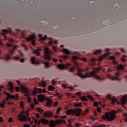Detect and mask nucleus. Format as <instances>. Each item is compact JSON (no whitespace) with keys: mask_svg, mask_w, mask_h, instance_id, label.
<instances>
[{"mask_svg":"<svg viewBox=\"0 0 127 127\" xmlns=\"http://www.w3.org/2000/svg\"><path fill=\"white\" fill-rule=\"evenodd\" d=\"M50 127H55V121L53 120L50 121Z\"/></svg>","mask_w":127,"mask_h":127,"instance_id":"nucleus-27","label":"nucleus"},{"mask_svg":"<svg viewBox=\"0 0 127 127\" xmlns=\"http://www.w3.org/2000/svg\"><path fill=\"white\" fill-rule=\"evenodd\" d=\"M8 90H9L10 93H13V84H12V82H9L7 85Z\"/></svg>","mask_w":127,"mask_h":127,"instance_id":"nucleus-11","label":"nucleus"},{"mask_svg":"<svg viewBox=\"0 0 127 127\" xmlns=\"http://www.w3.org/2000/svg\"><path fill=\"white\" fill-rule=\"evenodd\" d=\"M8 90H9L10 93H13V84H12V82H9L7 85Z\"/></svg>","mask_w":127,"mask_h":127,"instance_id":"nucleus-10","label":"nucleus"},{"mask_svg":"<svg viewBox=\"0 0 127 127\" xmlns=\"http://www.w3.org/2000/svg\"><path fill=\"white\" fill-rule=\"evenodd\" d=\"M82 112V109L76 108L73 110V115L76 117H80L81 112Z\"/></svg>","mask_w":127,"mask_h":127,"instance_id":"nucleus-5","label":"nucleus"},{"mask_svg":"<svg viewBox=\"0 0 127 127\" xmlns=\"http://www.w3.org/2000/svg\"><path fill=\"white\" fill-rule=\"evenodd\" d=\"M74 107H82V103H76L74 104Z\"/></svg>","mask_w":127,"mask_h":127,"instance_id":"nucleus-40","label":"nucleus"},{"mask_svg":"<svg viewBox=\"0 0 127 127\" xmlns=\"http://www.w3.org/2000/svg\"><path fill=\"white\" fill-rule=\"evenodd\" d=\"M38 36H39V37H41L40 39H39V41H42L43 40H46V39H47V38H46V35H45L44 37H42V35L41 34H39L38 35Z\"/></svg>","mask_w":127,"mask_h":127,"instance_id":"nucleus-25","label":"nucleus"},{"mask_svg":"<svg viewBox=\"0 0 127 127\" xmlns=\"http://www.w3.org/2000/svg\"><path fill=\"white\" fill-rule=\"evenodd\" d=\"M21 89L22 90V93H23L24 94H29L28 88L25 87L24 85L21 86Z\"/></svg>","mask_w":127,"mask_h":127,"instance_id":"nucleus-9","label":"nucleus"},{"mask_svg":"<svg viewBox=\"0 0 127 127\" xmlns=\"http://www.w3.org/2000/svg\"><path fill=\"white\" fill-rule=\"evenodd\" d=\"M37 111H38L40 113V114H43V110L40 108H37Z\"/></svg>","mask_w":127,"mask_h":127,"instance_id":"nucleus-42","label":"nucleus"},{"mask_svg":"<svg viewBox=\"0 0 127 127\" xmlns=\"http://www.w3.org/2000/svg\"><path fill=\"white\" fill-rule=\"evenodd\" d=\"M19 56H16L14 57V60H18L19 59Z\"/></svg>","mask_w":127,"mask_h":127,"instance_id":"nucleus-55","label":"nucleus"},{"mask_svg":"<svg viewBox=\"0 0 127 127\" xmlns=\"http://www.w3.org/2000/svg\"><path fill=\"white\" fill-rule=\"evenodd\" d=\"M102 53V50H96L94 52H93V54L95 55H98V54H100V53Z\"/></svg>","mask_w":127,"mask_h":127,"instance_id":"nucleus-30","label":"nucleus"},{"mask_svg":"<svg viewBox=\"0 0 127 127\" xmlns=\"http://www.w3.org/2000/svg\"><path fill=\"white\" fill-rule=\"evenodd\" d=\"M82 61H83L84 62H87V59L86 58H82L80 59Z\"/></svg>","mask_w":127,"mask_h":127,"instance_id":"nucleus-53","label":"nucleus"},{"mask_svg":"<svg viewBox=\"0 0 127 127\" xmlns=\"http://www.w3.org/2000/svg\"><path fill=\"white\" fill-rule=\"evenodd\" d=\"M90 61H91V62L92 63V64H93V63H95L96 60H95V59H91Z\"/></svg>","mask_w":127,"mask_h":127,"instance_id":"nucleus-52","label":"nucleus"},{"mask_svg":"<svg viewBox=\"0 0 127 127\" xmlns=\"http://www.w3.org/2000/svg\"><path fill=\"white\" fill-rule=\"evenodd\" d=\"M117 69L118 71H120V70H124L125 67H124V65H123V64H120L117 67Z\"/></svg>","mask_w":127,"mask_h":127,"instance_id":"nucleus-28","label":"nucleus"},{"mask_svg":"<svg viewBox=\"0 0 127 127\" xmlns=\"http://www.w3.org/2000/svg\"><path fill=\"white\" fill-rule=\"evenodd\" d=\"M63 51L64 53H65V54H67V55H69V54H70L69 51L66 49H63Z\"/></svg>","mask_w":127,"mask_h":127,"instance_id":"nucleus-31","label":"nucleus"},{"mask_svg":"<svg viewBox=\"0 0 127 127\" xmlns=\"http://www.w3.org/2000/svg\"><path fill=\"white\" fill-rule=\"evenodd\" d=\"M74 125H75V127H81V124H79V123H75Z\"/></svg>","mask_w":127,"mask_h":127,"instance_id":"nucleus-45","label":"nucleus"},{"mask_svg":"<svg viewBox=\"0 0 127 127\" xmlns=\"http://www.w3.org/2000/svg\"><path fill=\"white\" fill-rule=\"evenodd\" d=\"M30 121H31V119H30V118H27L26 117V119H25V122H30Z\"/></svg>","mask_w":127,"mask_h":127,"instance_id":"nucleus-49","label":"nucleus"},{"mask_svg":"<svg viewBox=\"0 0 127 127\" xmlns=\"http://www.w3.org/2000/svg\"><path fill=\"white\" fill-rule=\"evenodd\" d=\"M90 77H93V75H92L90 72H86L83 75V76L82 77V79H84L85 78H89Z\"/></svg>","mask_w":127,"mask_h":127,"instance_id":"nucleus-21","label":"nucleus"},{"mask_svg":"<svg viewBox=\"0 0 127 127\" xmlns=\"http://www.w3.org/2000/svg\"><path fill=\"white\" fill-rule=\"evenodd\" d=\"M15 91L16 92H19V87H18V86H16L15 87Z\"/></svg>","mask_w":127,"mask_h":127,"instance_id":"nucleus-57","label":"nucleus"},{"mask_svg":"<svg viewBox=\"0 0 127 127\" xmlns=\"http://www.w3.org/2000/svg\"><path fill=\"white\" fill-rule=\"evenodd\" d=\"M44 64L46 67V68H49V64L47 62H44Z\"/></svg>","mask_w":127,"mask_h":127,"instance_id":"nucleus-41","label":"nucleus"},{"mask_svg":"<svg viewBox=\"0 0 127 127\" xmlns=\"http://www.w3.org/2000/svg\"><path fill=\"white\" fill-rule=\"evenodd\" d=\"M11 58L10 57H9V54L6 55V59H4V60H6V61H8L10 60Z\"/></svg>","mask_w":127,"mask_h":127,"instance_id":"nucleus-36","label":"nucleus"},{"mask_svg":"<svg viewBox=\"0 0 127 127\" xmlns=\"http://www.w3.org/2000/svg\"><path fill=\"white\" fill-rule=\"evenodd\" d=\"M39 86H41V87H44L46 86V82L45 81H41L39 83Z\"/></svg>","mask_w":127,"mask_h":127,"instance_id":"nucleus-29","label":"nucleus"},{"mask_svg":"<svg viewBox=\"0 0 127 127\" xmlns=\"http://www.w3.org/2000/svg\"><path fill=\"white\" fill-rule=\"evenodd\" d=\"M30 107H31L32 110H33V109H34V104L33 103L31 104Z\"/></svg>","mask_w":127,"mask_h":127,"instance_id":"nucleus-60","label":"nucleus"},{"mask_svg":"<svg viewBox=\"0 0 127 127\" xmlns=\"http://www.w3.org/2000/svg\"><path fill=\"white\" fill-rule=\"evenodd\" d=\"M72 60H77L79 59V57H78L77 56H73L72 57Z\"/></svg>","mask_w":127,"mask_h":127,"instance_id":"nucleus-44","label":"nucleus"},{"mask_svg":"<svg viewBox=\"0 0 127 127\" xmlns=\"http://www.w3.org/2000/svg\"><path fill=\"white\" fill-rule=\"evenodd\" d=\"M100 70H101V69L99 67L94 68L93 71L91 72V74L93 76V78H94V79H96V80H98L99 81H102L103 79H102L100 76L95 74L96 73H98Z\"/></svg>","mask_w":127,"mask_h":127,"instance_id":"nucleus-2","label":"nucleus"},{"mask_svg":"<svg viewBox=\"0 0 127 127\" xmlns=\"http://www.w3.org/2000/svg\"><path fill=\"white\" fill-rule=\"evenodd\" d=\"M106 98L107 99H112L113 97H112V96H111V95L108 94L106 96Z\"/></svg>","mask_w":127,"mask_h":127,"instance_id":"nucleus-50","label":"nucleus"},{"mask_svg":"<svg viewBox=\"0 0 127 127\" xmlns=\"http://www.w3.org/2000/svg\"><path fill=\"white\" fill-rule=\"evenodd\" d=\"M60 124H62V120H59L55 121V126H57V125Z\"/></svg>","mask_w":127,"mask_h":127,"instance_id":"nucleus-33","label":"nucleus"},{"mask_svg":"<svg viewBox=\"0 0 127 127\" xmlns=\"http://www.w3.org/2000/svg\"><path fill=\"white\" fill-rule=\"evenodd\" d=\"M75 95L77 96H79V97H81V95H82L80 92H78L75 93Z\"/></svg>","mask_w":127,"mask_h":127,"instance_id":"nucleus-59","label":"nucleus"},{"mask_svg":"<svg viewBox=\"0 0 127 127\" xmlns=\"http://www.w3.org/2000/svg\"><path fill=\"white\" fill-rule=\"evenodd\" d=\"M12 122V118L10 117L8 119V122L9 123H11Z\"/></svg>","mask_w":127,"mask_h":127,"instance_id":"nucleus-63","label":"nucleus"},{"mask_svg":"<svg viewBox=\"0 0 127 127\" xmlns=\"http://www.w3.org/2000/svg\"><path fill=\"white\" fill-rule=\"evenodd\" d=\"M73 63H74V66H76L77 67H79V65L78 64L77 62H76V61H74Z\"/></svg>","mask_w":127,"mask_h":127,"instance_id":"nucleus-56","label":"nucleus"},{"mask_svg":"<svg viewBox=\"0 0 127 127\" xmlns=\"http://www.w3.org/2000/svg\"><path fill=\"white\" fill-rule=\"evenodd\" d=\"M35 38V35L32 34L30 35L28 38H26V39L27 41H30V40H34Z\"/></svg>","mask_w":127,"mask_h":127,"instance_id":"nucleus-20","label":"nucleus"},{"mask_svg":"<svg viewBox=\"0 0 127 127\" xmlns=\"http://www.w3.org/2000/svg\"><path fill=\"white\" fill-rule=\"evenodd\" d=\"M112 104H115V103H117L118 101V98L114 97L111 98Z\"/></svg>","mask_w":127,"mask_h":127,"instance_id":"nucleus-32","label":"nucleus"},{"mask_svg":"<svg viewBox=\"0 0 127 127\" xmlns=\"http://www.w3.org/2000/svg\"><path fill=\"white\" fill-rule=\"evenodd\" d=\"M3 94L5 95V96H7V97H8V98H10L11 100L14 99V95H11L10 93L6 91H4Z\"/></svg>","mask_w":127,"mask_h":127,"instance_id":"nucleus-17","label":"nucleus"},{"mask_svg":"<svg viewBox=\"0 0 127 127\" xmlns=\"http://www.w3.org/2000/svg\"><path fill=\"white\" fill-rule=\"evenodd\" d=\"M40 51H41V49H38L34 50V53L36 54L37 56H40Z\"/></svg>","mask_w":127,"mask_h":127,"instance_id":"nucleus-23","label":"nucleus"},{"mask_svg":"<svg viewBox=\"0 0 127 127\" xmlns=\"http://www.w3.org/2000/svg\"><path fill=\"white\" fill-rule=\"evenodd\" d=\"M57 67L59 69H60V70H64V69L66 68L65 66V64H59L57 65Z\"/></svg>","mask_w":127,"mask_h":127,"instance_id":"nucleus-24","label":"nucleus"},{"mask_svg":"<svg viewBox=\"0 0 127 127\" xmlns=\"http://www.w3.org/2000/svg\"><path fill=\"white\" fill-rule=\"evenodd\" d=\"M61 111V107H59L58 109H57V114L58 115V114H59V113H60V111Z\"/></svg>","mask_w":127,"mask_h":127,"instance_id":"nucleus-47","label":"nucleus"},{"mask_svg":"<svg viewBox=\"0 0 127 127\" xmlns=\"http://www.w3.org/2000/svg\"><path fill=\"white\" fill-rule=\"evenodd\" d=\"M44 118H51L53 117V113L50 111H46L44 114Z\"/></svg>","mask_w":127,"mask_h":127,"instance_id":"nucleus-7","label":"nucleus"},{"mask_svg":"<svg viewBox=\"0 0 127 127\" xmlns=\"http://www.w3.org/2000/svg\"><path fill=\"white\" fill-rule=\"evenodd\" d=\"M20 106L21 107V109H23V102L20 101Z\"/></svg>","mask_w":127,"mask_h":127,"instance_id":"nucleus-48","label":"nucleus"},{"mask_svg":"<svg viewBox=\"0 0 127 127\" xmlns=\"http://www.w3.org/2000/svg\"><path fill=\"white\" fill-rule=\"evenodd\" d=\"M93 127H106V126L103 124H101L99 126L94 125Z\"/></svg>","mask_w":127,"mask_h":127,"instance_id":"nucleus-39","label":"nucleus"},{"mask_svg":"<svg viewBox=\"0 0 127 127\" xmlns=\"http://www.w3.org/2000/svg\"><path fill=\"white\" fill-rule=\"evenodd\" d=\"M49 91H53L54 90V87L52 85H50L48 87Z\"/></svg>","mask_w":127,"mask_h":127,"instance_id":"nucleus-35","label":"nucleus"},{"mask_svg":"<svg viewBox=\"0 0 127 127\" xmlns=\"http://www.w3.org/2000/svg\"><path fill=\"white\" fill-rule=\"evenodd\" d=\"M110 59H111V60H113L114 62H115V57L112 56L110 58Z\"/></svg>","mask_w":127,"mask_h":127,"instance_id":"nucleus-58","label":"nucleus"},{"mask_svg":"<svg viewBox=\"0 0 127 127\" xmlns=\"http://www.w3.org/2000/svg\"><path fill=\"white\" fill-rule=\"evenodd\" d=\"M18 119L19 121H20L21 122H24L25 120H26V116H25V114H24V112L22 111L18 116Z\"/></svg>","mask_w":127,"mask_h":127,"instance_id":"nucleus-4","label":"nucleus"},{"mask_svg":"<svg viewBox=\"0 0 127 127\" xmlns=\"http://www.w3.org/2000/svg\"><path fill=\"white\" fill-rule=\"evenodd\" d=\"M56 96H58V98H59V99H62V97H63V96H62V95L60 94V93L59 92H57V95H56Z\"/></svg>","mask_w":127,"mask_h":127,"instance_id":"nucleus-38","label":"nucleus"},{"mask_svg":"<svg viewBox=\"0 0 127 127\" xmlns=\"http://www.w3.org/2000/svg\"><path fill=\"white\" fill-rule=\"evenodd\" d=\"M81 101H85L86 102H87V101H88V99H87V98H86V96H83L82 97H81Z\"/></svg>","mask_w":127,"mask_h":127,"instance_id":"nucleus-37","label":"nucleus"},{"mask_svg":"<svg viewBox=\"0 0 127 127\" xmlns=\"http://www.w3.org/2000/svg\"><path fill=\"white\" fill-rule=\"evenodd\" d=\"M50 55H51V52H50V51L48 50V48L46 47L45 48V52L44 54V57L45 59H46L47 60H50V59H51Z\"/></svg>","mask_w":127,"mask_h":127,"instance_id":"nucleus-3","label":"nucleus"},{"mask_svg":"<svg viewBox=\"0 0 127 127\" xmlns=\"http://www.w3.org/2000/svg\"><path fill=\"white\" fill-rule=\"evenodd\" d=\"M98 103L97 102H94L93 105L94 107H98Z\"/></svg>","mask_w":127,"mask_h":127,"instance_id":"nucleus-61","label":"nucleus"},{"mask_svg":"<svg viewBox=\"0 0 127 127\" xmlns=\"http://www.w3.org/2000/svg\"><path fill=\"white\" fill-rule=\"evenodd\" d=\"M121 106L124 107V105H126L127 103V95H124L121 98Z\"/></svg>","mask_w":127,"mask_h":127,"instance_id":"nucleus-8","label":"nucleus"},{"mask_svg":"<svg viewBox=\"0 0 127 127\" xmlns=\"http://www.w3.org/2000/svg\"><path fill=\"white\" fill-rule=\"evenodd\" d=\"M47 102H46V106L47 108H50L52 105V100L50 98H47Z\"/></svg>","mask_w":127,"mask_h":127,"instance_id":"nucleus-13","label":"nucleus"},{"mask_svg":"<svg viewBox=\"0 0 127 127\" xmlns=\"http://www.w3.org/2000/svg\"><path fill=\"white\" fill-rule=\"evenodd\" d=\"M87 98H88L89 100H91V101H94V98H93V97L90 95H87Z\"/></svg>","mask_w":127,"mask_h":127,"instance_id":"nucleus-43","label":"nucleus"},{"mask_svg":"<svg viewBox=\"0 0 127 127\" xmlns=\"http://www.w3.org/2000/svg\"><path fill=\"white\" fill-rule=\"evenodd\" d=\"M19 61L21 62V63H24V61H25V59H22L20 60Z\"/></svg>","mask_w":127,"mask_h":127,"instance_id":"nucleus-62","label":"nucleus"},{"mask_svg":"<svg viewBox=\"0 0 127 127\" xmlns=\"http://www.w3.org/2000/svg\"><path fill=\"white\" fill-rule=\"evenodd\" d=\"M5 104V101L3 100L1 103H0V108H4V105Z\"/></svg>","mask_w":127,"mask_h":127,"instance_id":"nucleus-34","label":"nucleus"},{"mask_svg":"<svg viewBox=\"0 0 127 127\" xmlns=\"http://www.w3.org/2000/svg\"><path fill=\"white\" fill-rule=\"evenodd\" d=\"M42 93V89L41 88H36V87L34 88V91H33V95L34 96L36 94Z\"/></svg>","mask_w":127,"mask_h":127,"instance_id":"nucleus-12","label":"nucleus"},{"mask_svg":"<svg viewBox=\"0 0 127 127\" xmlns=\"http://www.w3.org/2000/svg\"><path fill=\"white\" fill-rule=\"evenodd\" d=\"M107 55H109V53H107L106 54H105L104 55H103V56H101V57H100V58H99V61H102L104 58H105V57H107Z\"/></svg>","mask_w":127,"mask_h":127,"instance_id":"nucleus-26","label":"nucleus"},{"mask_svg":"<svg viewBox=\"0 0 127 127\" xmlns=\"http://www.w3.org/2000/svg\"><path fill=\"white\" fill-rule=\"evenodd\" d=\"M41 124L45 125H47V124L49 123V121H48V120H47L45 118H41Z\"/></svg>","mask_w":127,"mask_h":127,"instance_id":"nucleus-18","label":"nucleus"},{"mask_svg":"<svg viewBox=\"0 0 127 127\" xmlns=\"http://www.w3.org/2000/svg\"><path fill=\"white\" fill-rule=\"evenodd\" d=\"M76 75L78 76V77H80V78H82L83 79V73H82V69L80 68H77V70L76 71Z\"/></svg>","mask_w":127,"mask_h":127,"instance_id":"nucleus-14","label":"nucleus"},{"mask_svg":"<svg viewBox=\"0 0 127 127\" xmlns=\"http://www.w3.org/2000/svg\"><path fill=\"white\" fill-rule=\"evenodd\" d=\"M75 71V67H72L69 69V72H74Z\"/></svg>","mask_w":127,"mask_h":127,"instance_id":"nucleus-46","label":"nucleus"},{"mask_svg":"<svg viewBox=\"0 0 127 127\" xmlns=\"http://www.w3.org/2000/svg\"><path fill=\"white\" fill-rule=\"evenodd\" d=\"M62 87H63V88H65V89H68V88H69V87L67 86L66 84H63Z\"/></svg>","mask_w":127,"mask_h":127,"instance_id":"nucleus-54","label":"nucleus"},{"mask_svg":"<svg viewBox=\"0 0 127 127\" xmlns=\"http://www.w3.org/2000/svg\"><path fill=\"white\" fill-rule=\"evenodd\" d=\"M38 99V100L39 101V102H43L45 100V97H44V95L41 94L37 96Z\"/></svg>","mask_w":127,"mask_h":127,"instance_id":"nucleus-15","label":"nucleus"},{"mask_svg":"<svg viewBox=\"0 0 127 127\" xmlns=\"http://www.w3.org/2000/svg\"><path fill=\"white\" fill-rule=\"evenodd\" d=\"M66 114L67 116H71L72 115H74V110H73V109L68 110L66 111Z\"/></svg>","mask_w":127,"mask_h":127,"instance_id":"nucleus-22","label":"nucleus"},{"mask_svg":"<svg viewBox=\"0 0 127 127\" xmlns=\"http://www.w3.org/2000/svg\"><path fill=\"white\" fill-rule=\"evenodd\" d=\"M116 76H113L110 74H108L107 75V77L108 78H109V79H111V80H117V81L120 80V79H119V76H120V73H116Z\"/></svg>","mask_w":127,"mask_h":127,"instance_id":"nucleus-6","label":"nucleus"},{"mask_svg":"<svg viewBox=\"0 0 127 127\" xmlns=\"http://www.w3.org/2000/svg\"><path fill=\"white\" fill-rule=\"evenodd\" d=\"M15 53L14 49L10 51V54H13Z\"/></svg>","mask_w":127,"mask_h":127,"instance_id":"nucleus-51","label":"nucleus"},{"mask_svg":"<svg viewBox=\"0 0 127 127\" xmlns=\"http://www.w3.org/2000/svg\"><path fill=\"white\" fill-rule=\"evenodd\" d=\"M116 114H117V112L115 111L106 113L105 116H102V120H108V122H113L116 119Z\"/></svg>","mask_w":127,"mask_h":127,"instance_id":"nucleus-1","label":"nucleus"},{"mask_svg":"<svg viewBox=\"0 0 127 127\" xmlns=\"http://www.w3.org/2000/svg\"><path fill=\"white\" fill-rule=\"evenodd\" d=\"M24 127H30V125H29L28 124H24Z\"/></svg>","mask_w":127,"mask_h":127,"instance_id":"nucleus-64","label":"nucleus"},{"mask_svg":"<svg viewBox=\"0 0 127 127\" xmlns=\"http://www.w3.org/2000/svg\"><path fill=\"white\" fill-rule=\"evenodd\" d=\"M11 32V30H10L9 28V30H5V29H3L2 30V32L1 33V34H2V35H5L6 34V33H9Z\"/></svg>","mask_w":127,"mask_h":127,"instance_id":"nucleus-19","label":"nucleus"},{"mask_svg":"<svg viewBox=\"0 0 127 127\" xmlns=\"http://www.w3.org/2000/svg\"><path fill=\"white\" fill-rule=\"evenodd\" d=\"M31 62L32 64H34V65H38L39 64V61H35V57H33L31 59Z\"/></svg>","mask_w":127,"mask_h":127,"instance_id":"nucleus-16","label":"nucleus"}]
</instances>
